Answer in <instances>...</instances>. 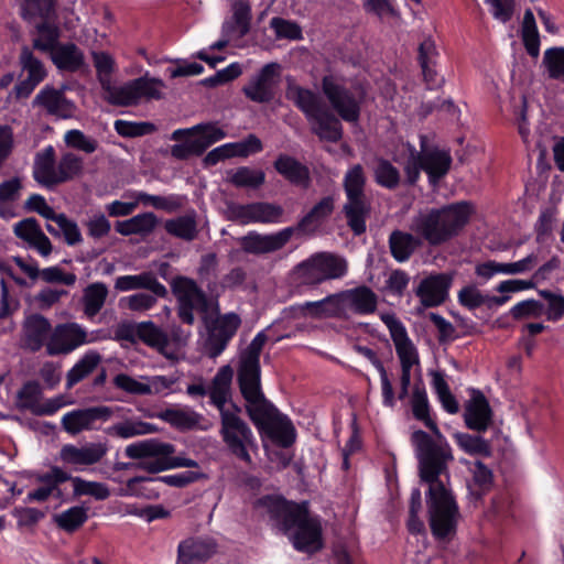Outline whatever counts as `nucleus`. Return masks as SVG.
<instances>
[{
  "label": "nucleus",
  "mask_w": 564,
  "mask_h": 564,
  "mask_svg": "<svg viewBox=\"0 0 564 564\" xmlns=\"http://www.w3.org/2000/svg\"><path fill=\"white\" fill-rule=\"evenodd\" d=\"M322 91L332 109L317 93L297 85L288 87L286 97L304 115L312 132L319 140L337 143L343 138L340 119L349 123L357 122L362 97H357L334 75L323 76Z\"/></svg>",
  "instance_id": "f257e3e1"
},
{
  "label": "nucleus",
  "mask_w": 564,
  "mask_h": 564,
  "mask_svg": "<svg viewBox=\"0 0 564 564\" xmlns=\"http://www.w3.org/2000/svg\"><path fill=\"white\" fill-rule=\"evenodd\" d=\"M378 294L368 285L361 284L351 289L328 294L314 302H305L290 306L293 316L326 317L349 319L351 315L368 316L377 312Z\"/></svg>",
  "instance_id": "f03ea898"
},
{
  "label": "nucleus",
  "mask_w": 564,
  "mask_h": 564,
  "mask_svg": "<svg viewBox=\"0 0 564 564\" xmlns=\"http://www.w3.org/2000/svg\"><path fill=\"white\" fill-rule=\"evenodd\" d=\"M473 207L467 202H457L419 212L412 217L410 230L417 234L430 247L442 246L457 237L469 221Z\"/></svg>",
  "instance_id": "7ed1b4c3"
},
{
  "label": "nucleus",
  "mask_w": 564,
  "mask_h": 564,
  "mask_svg": "<svg viewBox=\"0 0 564 564\" xmlns=\"http://www.w3.org/2000/svg\"><path fill=\"white\" fill-rule=\"evenodd\" d=\"M438 437L442 438V435ZM411 443L419 463L421 482L426 484L429 488L445 485L441 477L444 474L448 477V463L454 459L447 442H436L425 431L417 430L412 433Z\"/></svg>",
  "instance_id": "20e7f679"
},
{
  "label": "nucleus",
  "mask_w": 564,
  "mask_h": 564,
  "mask_svg": "<svg viewBox=\"0 0 564 564\" xmlns=\"http://www.w3.org/2000/svg\"><path fill=\"white\" fill-rule=\"evenodd\" d=\"M175 445L162 442L159 438H147L129 444L124 454L131 459L138 460L137 467L149 474L181 468L198 467V463L192 458L174 457Z\"/></svg>",
  "instance_id": "39448f33"
},
{
  "label": "nucleus",
  "mask_w": 564,
  "mask_h": 564,
  "mask_svg": "<svg viewBox=\"0 0 564 564\" xmlns=\"http://www.w3.org/2000/svg\"><path fill=\"white\" fill-rule=\"evenodd\" d=\"M429 525L436 541L448 542L457 533L459 507L452 490L445 485L429 488L425 494Z\"/></svg>",
  "instance_id": "423d86ee"
},
{
  "label": "nucleus",
  "mask_w": 564,
  "mask_h": 564,
  "mask_svg": "<svg viewBox=\"0 0 564 564\" xmlns=\"http://www.w3.org/2000/svg\"><path fill=\"white\" fill-rule=\"evenodd\" d=\"M366 176L361 164H355L345 174L343 187L346 203L343 205L347 226L354 236L359 237L367 230V219L371 214V203L365 194Z\"/></svg>",
  "instance_id": "0eeeda50"
},
{
  "label": "nucleus",
  "mask_w": 564,
  "mask_h": 564,
  "mask_svg": "<svg viewBox=\"0 0 564 564\" xmlns=\"http://www.w3.org/2000/svg\"><path fill=\"white\" fill-rule=\"evenodd\" d=\"M348 272L347 260L332 252H316L294 268L297 285L315 288L326 281L344 278Z\"/></svg>",
  "instance_id": "6e6552de"
},
{
  "label": "nucleus",
  "mask_w": 564,
  "mask_h": 564,
  "mask_svg": "<svg viewBox=\"0 0 564 564\" xmlns=\"http://www.w3.org/2000/svg\"><path fill=\"white\" fill-rule=\"evenodd\" d=\"M226 138V132L214 122H203L191 128L176 129L171 140L182 141L171 147V155L180 161L200 156L214 143Z\"/></svg>",
  "instance_id": "1a4fd4ad"
},
{
  "label": "nucleus",
  "mask_w": 564,
  "mask_h": 564,
  "mask_svg": "<svg viewBox=\"0 0 564 564\" xmlns=\"http://www.w3.org/2000/svg\"><path fill=\"white\" fill-rule=\"evenodd\" d=\"M219 435L231 456L248 466L252 465L251 453H257L259 446L251 427L243 419L225 413Z\"/></svg>",
  "instance_id": "9d476101"
},
{
  "label": "nucleus",
  "mask_w": 564,
  "mask_h": 564,
  "mask_svg": "<svg viewBox=\"0 0 564 564\" xmlns=\"http://www.w3.org/2000/svg\"><path fill=\"white\" fill-rule=\"evenodd\" d=\"M170 284L177 303V316L182 323L189 326L194 325L195 310L204 315L207 314L209 310L208 297L195 280L177 275L173 278Z\"/></svg>",
  "instance_id": "9b49d317"
},
{
  "label": "nucleus",
  "mask_w": 564,
  "mask_h": 564,
  "mask_svg": "<svg viewBox=\"0 0 564 564\" xmlns=\"http://www.w3.org/2000/svg\"><path fill=\"white\" fill-rule=\"evenodd\" d=\"M102 334L101 329L87 333L80 324L75 322L58 324L46 343V352L50 356L68 355L83 345L104 339Z\"/></svg>",
  "instance_id": "f8f14e48"
},
{
  "label": "nucleus",
  "mask_w": 564,
  "mask_h": 564,
  "mask_svg": "<svg viewBox=\"0 0 564 564\" xmlns=\"http://www.w3.org/2000/svg\"><path fill=\"white\" fill-rule=\"evenodd\" d=\"M323 529L318 517H312L306 503L290 523L289 538L293 547L303 553H315L323 547Z\"/></svg>",
  "instance_id": "ddd939ff"
},
{
  "label": "nucleus",
  "mask_w": 564,
  "mask_h": 564,
  "mask_svg": "<svg viewBox=\"0 0 564 564\" xmlns=\"http://www.w3.org/2000/svg\"><path fill=\"white\" fill-rule=\"evenodd\" d=\"M207 328V337L204 344L205 354L209 358H217L229 345L241 325V318L237 313L230 312L207 321L204 317Z\"/></svg>",
  "instance_id": "4468645a"
},
{
  "label": "nucleus",
  "mask_w": 564,
  "mask_h": 564,
  "mask_svg": "<svg viewBox=\"0 0 564 564\" xmlns=\"http://www.w3.org/2000/svg\"><path fill=\"white\" fill-rule=\"evenodd\" d=\"M228 219L241 225L279 224L282 221L284 209L281 205L269 202L249 204H228Z\"/></svg>",
  "instance_id": "2eb2a0df"
},
{
  "label": "nucleus",
  "mask_w": 564,
  "mask_h": 564,
  "mask_svg": "<svg viewBox=\"0 0 564 564\" xmlns=\"http://www.w3.org/2000/svg\"><path fill=\"white\" fill-rule=\"evenodd\" d=\"M280 70L281 65L279 63L265 64L243 87L245 96L258 104L271 102L275 98L279 87Z\"/></svg>",
  "instance_id": "dca6fc26"
},
{
  "label": "nucleus",
  "mask_w": 564,
  "mask_h": 564,
  "mask_svg": "<svg viewBox=\"0 0 564 564\" xmlns=\"http://www.w3.org/2000/svg\"><path fill=\"white\" fill-rule=\"evenodd\" d=\"M294 232V227H285L272 234H260L251 230L238 238V243L245 253L262 256L283 249Z\"/></svg>",
  "instance_id": "f3484780"
},
{
  "label": "nucleus",
  "mask_w": 564,
  "mask_h": 564,
  "mask_svg": "<svg viewBox=\"0 0 564 564\" xmlns=\"http://www.w3.org/2000/svg\"><path fill=\"white\" fill-rule=\"evenodd\" d=\"M380 319L389 329L401 368L412 369L420 360L417 349L410 339L405 326L394 313H382Z\"/></svg>",
  "instance_id": "a211bd4d"
},
{
  "label": "nucleus",
  "mask_w": 564,
  "mask_h": 564,
  "mask_svg": "<svg viewBox=\"0 0 564 564\" xmlns=\"http://www.w3.org/2000/svg\"><path fill=\"white\" fill-rule=\"evenodd\" d=\"M305 503L288 501L281 496L267 495L256 502L257 508L263 509L272 525L284 534L290 532V523Z\"/></svg>",
  "instance_id": "6ab92c4d"
},
{
  "label": "nucleus",
  "mask_w": 564,
  "mask_h": 564,
  "mask_svg": "<svg viewBox=\"0 0 564 564\" xmlns=\"http://www.w3.org/2000/svg\"><path fill=\"white\" fill-rule=\"evenodd\" d=\"M453 276L448 273H432L423 278L414 289V294L425 308L437 307L448 299Z\"/></svg>",
  "instance_id": "aec40b11"
},
{
  "label": "nucleus",
  "mask_w": 564,
  "mask_h": 564,
  "mask_svg": "<svg viewBox=\"0 0 564 564\" xmlns=\"http://www.w3.org/2000/svg\"><path fill=\"white\" fill-rule=\"evenodd\" d=\"M203 477H205L204 474L193 470H185L178 474L166 476H134L127 480L126 492L123 495L156 498L159 496L158 492L154 495H145L143 490L147 488L142 485L147 482H163L170 487L184 488Z\"/></svg>",
  "instance_id": "412c9836"
},
{
  "label": "nucleus",
  "mask_w": 564,
  "mask_h": 564,
  "mask_svg": "<svg viewBox=\"0 0 564 564\" xmlns=\"http://www.w3.org/2000/svg\"><path fill=\"white\" fill-rule=\"evenodd\" d=\"M112 414V409L107 405L77 409L63 416L62 425L67 433L76 435L82 431L96 429L97 422H106Z\"/></svg>",
  "instance_id": "4be33fe9"
},
{
  "label": "nucleus",
  "mask_w": 564,
  "mask_h": 564,
  "mask_svg": "<svg viewBox=\"0 0 564 564\" xmlns=\"http://www.w3.org/2000/svg\"><path fill=\"white\" fill-rule=\"evenodd\" d=\"M218 551L217 541L207 535L189 536L177 545L175 564H203Z\"/></svg>",
  "instance_id": "5701e85b"
},
{
  "label": "nucleus",
  "mask_w": 564,
  "mask_h": 564,
  "mask_svg": "<svg viewBox=\"0 0 564 564\" xmlns=\"http://www.w3.org/2000/svg\"><path fill=\"white\" fill-rule=\"evenodd\" d=\"M492 410L485 397L478 389H470V398L464 406V422L467 429L477 433L488 430L492 423Z\"/></svg>",
  "instance_id": "b1692460"
},
{
  "label": "nucleus",
  "mask_w": 564,
  "mask_h": 564,
  "mask_svg": "<svg viewBox=\"0 0 564 564\" xmlns=\"http://www.w3.org/2000/svg\"><path fill=\"white\" fill-rule=\"evenodd\" d=\"M419 155L422 160L423 171L427 174L429 183L436 186L451 170L453 160L449 152L437 147H426L425 137H421Z\"/></svg>",
  "instance_id": "393cba45"
},
{
  "label": "nucleus",
  "mask_w": 564,
  "mask_h": 564,
  "mask_svg": "<svg viewBox=\"0 0 564 564\" xmlns=\"http://www.w3.org/2000/svg\"><path fill=\"white\" fill-rule=\"evenodd\" d=\"M33 106L42 107L51 116L68 119L74 116L76 106L73 100L66 98L64 88L56 89L45 85L34 97Z\"/></svg>",
  "instance_id": "a878e982"
},
{
  "label": "nucleus",
  "mask_w": 564,
  "mask_h": 564,
  "mask_svg": "<svg viewBox=\"0 0 564 564\" xmlns=\"http://www.w3.org/2000/svg\"><path fill=\"white\" fill-rule=\"evenodd\" d=\"M273 169L288 183L301 189H308L312 184L310 167L295 156L280 153L273 162Z\"/></svg>",
  "instance_id": "bb28decb"
},
{
  "label": "nucleus",
  "mask_w": 564,
  "mask_h": 564,
  "mask_svg": "<svg viewBox=\"0 0 564 564\" xmlns=\"http://www.w3.org/2000/svg\"><path fill=\"white\" fill-rule=\"evenodd\" d=\"M108 446L106 443H87L85 446L77 447L73 444L63 445L59 451V459L65 465H94L101 460L107 454Z\"/></svg>",
  "instance_id": "cd10ccee"
},
{
  "label": "nucleus",
  "mask_w": 564,
  "mask_h": 564,
  "mask_svg": "<svg viewBox=\"0 0 564 564\" xmlns=\"http://www.w3.org/2000/svg\"><path fill=\"white\" fill-rule=\"evenodd\" d=\"M252 12L248 0H235L231 3V17L221 24L223 36L242 39L251 29Z\"/></svg>",
  "instance_id": "c85d7f7f"
},
{
  "label": "nucleus",
  "mask_w": 564,
  "mask_h": 564,
  "mask_svg": "<svg viewBox=\"0 0 564 564\" xmlns=\"http://www.w3.org/2000/svg\"><path fill=\"white\" fill-rule=\"evenodd\" d=\"M23 334L25 347L36 352L48 341L52 334V325L45 316L32 314L24 321Z\"/></svg>",
  "instance_id": "c756f323"
},
{
  "label": "nucleus",
  "mask_w": 564,
  "mask_h": 564,
  "mask_svg": "<svg viewBox=\"0 0 564 564\" xmlns=\"http://www.w3.org/2000/svg\"><path fill=\"white\" fill-rule=\"evenodd\" d=\"M115 289L119 292L132 290H148L155 296L164 299L167 296V289L163 285L151 271H145L135 275H121L115 281Z\"/></svg>",
  "instance_id": "7c9ffc66"
},
{
  "label": "nucleus",
  "mask_w": 564,
  "mask_h": 564,
  "mask_svg": "<svg viewBox=\"0 0 564 564\" xmlns=\"http://www.w3.org/2000/svg\"><path fill=\"white\" fill-rule=\"evenodd\" d=\"M389 249L392 258L397 262H406L413 253L424 246L417 234L394 229L388 239Z\"/></svg>",
  "instance_id": "2f4dec72"
},
{
  "label": "nucleus",
  "mask_w": 564,
  "mask_h": 564,
  "mask_svg": "<svg viewBox=\"0 0 564 564\" xmlns=\"http://www.w3.org/2000/svg\"><path fill=\"white\" fill-rule=\"evenodd\" d=\"M237 383L245 400L257 397L261 389V365L260 362L239 359L237 368Z\"/></svg>",
  "instance_id": "473e14b6"
},
{
  "label": "nucleus",
  "mask_w": 564,
  "mask_h": 564,
  "mask_svg": "<svg viewBox=\"0 0 564 564\" xmlns=\"http://www.w3.org/2000/svg\"><path fill=\"white\" fill-rule=\"evenodd\" d=\"M32 175L44 187L53 188L56 185L57 167L55 169V150L52 145L36 153Z\"/></svg>",
  "instance_id": "72a5a7b5"
},
{
  "label": "nucleus",
  "mask_w": 564,
  "mask_h": 564,
  "mask_svg": "<svg viewBox=\"0 0 564 564\" xmlns=\"http://www.w3.org/2000/svg\"><path fill=\"white\" fill-rule=\"evenodd\" d=\"M51 59L57 69L68 73H76L85 65V55L74 43H61L51 53Z\"/></svg>",
  "instance_id": "f704fd0d"
},
{
  "label": "nucleus",
  "mask_w": 564,
  "mask_h": 564,
  "mask_svg": "<svg viewBox=\"0 0 564 564\" xmlns=\"http://www.w3.org/2000/svg\"><path fill=\"white\" fill-rule=\"evenodd\" d=\"M245 401L246 412L258 431H261L263 426L269 424L280 414L273 403L264 397V393H260L259 395Z\"/></svg>",
  "instance_id": "c9c22d12"
},
{
  "label": "nucleus",
  "mask_w": 564,
  "mask_h": 564,
  "mask_svg": "<svg viewBox=\"0 0 564 564\" xmlns=\"http://www.w3.org/2000/svg\"><path fill=\"white\" fill-rule=\"evenodd\" d=\"M259 432L283 448L292 446L296 438L295 429L291 420L282 413Z\"/></svg>",
  "instance_id": "e433bc0d"
},
{
  "label": "nucleus",
  "mask_w": 564,
  "mask_h": 564,
  "mask_svg": "<svg viewBox=\"0 0 564 564\" xmlns=\"http://www.w3.org/2000/svg\"><path fill=\"white\" fill-rule=\"evenodd\" d=\"M138 200V204L144 206H152L155 209L164 210L166 213H174L180 210L183 205L185 197L178 194H170L167 196L152 195L142 191H132L124 194Z\"/></svg>",
  "instance_id": "4c0bfd02"
},
{
  "label": "nucleus",
  "mask_w": 564,
  "mask_h": 564,
  "mask_svg": "<svg viewBox=\"0 0 564 564\" xmlns=\"http://www.w3.org/2000/svg\"><path fill=\"white\" fill-rule=\"evenodd\" d=\"M355 349L357 350L358 354L367 358L371 362V365L378 370L381 381L382 403L384 406L393 408L395 405V398L392 383L388 377L387 370L382 361L378 358L377 352L367 346L357 345Z\"/></svg>",
  "instance_id": "58836bf2"
},
{
  "label": "nucleus",
  "mask_w": 564,
  "mask_h": 564,
  "mask_svg": "<svg viewBox=\"0 0 564 564\" xmlns=\"http://www.w3.org/2000/svg\"><path fill=\"white\" fill-rule=\"evenodd\" d=\"M473 482L468 485L469 496L475 501H481L494 486L492 470L481 460H476L473 468Z\"/></svg>",
  "instance_id": "ea45409f"
},
{
  "label": "nucleus",
  "mask_w": 564,
  "mask_h": 564,
  "mask_svg": "<svg viewBox=\"0 0 564 564\" xmlns=\"http://www.w3.org/2000/svg\"><path fill=\"white\" fill-rule=\"evenodd\" d=\"M159 417L180 431H191L198 427L203 415L192 409H165Z\"/></svg>",
  "instance_id": "a19ab883"
},
{
  "label": "nucleus",
  "mask_w": 564,
  "mask_h": 564,
  "mask_svg": "<svg viewBox=\"0 0 564 564\" xmlns=\"http://www.w3.org/2000/svg\"><path fill=\"white\" fill-rule=\"evenodd\" d=\"M438 55L435 43L432 39H425L419 46V63L422 68L424 80L430 89L437 86V73L435 69V58Z\"/></svg>",
  "instance_id": "79ce46f5"
},
{
  "label": "nucleus",
  "mask_w": 564,
  "mask_h": 564,
  "mask_svg": "<svg viewBox=\"0 0 564 564\" xmlns=\"http://www.w3.org/2000/svg\"><path fill=\"white\" fill-rule=\"evenodd\" d=\"M411 408L413 416L424 423V425L435 435L441 436L436 422L430 415V403L425 388L416 384L412 392Z\"/></svg>",
  "instance_id": "37998d69"
},
{
  "label": "nucleus",
  "mask_w": 564,
  "mask_h": 564,
  "mask_svg": "<svg viewBox=\"0 0 564 564\" xmlns=\"http://www.w3.org/2000/svg\"><path fill=\"white\" fill-rule=\"evenodd\" d=\"M101 361V356L96 350L86 351L83 357L67 371L66 388L70 389L88 377Z\"/></svg>",
  "instance_id": "c03bdc74"
},
{
  "label": "nucleus",
  "mask_w": 564,
  "mask_h": 564,
  "mask_svg": "<svg viewBox=\"0 0 564 564\" xmlns=\"http://www.w3.org/2000/svg\"><path fill=\"white\" fill-rule=\"evenodd\" d=\"M137 337L161 354H165L169 346V335L151 321L137 324Z\"/></svg>",
  "instance_id": "a18cd8bd"
},
{
  "label": "nucleus",
  "mask_w": 564,
  "mask_h": 564,
  "mask_svg": "<svg viewBox=\"0 0 564 564\" xmlns=\"http://www.w3.org/2000/svg\"><path fill=\"white\" fill-rule=\"evenodd\" d=\"M35 30L39 34L33 40V47L35 50L52 53L61 44L58 43L61 30L56 23L50 21V18L42 19L40 23H36Z\"/></svg>",
  "instance_id": "49530a36"
},
{
  "label": "nucleus",
  "mask_w": 564,
  "mask_h": 564,
  "mask_svg": "<svg viewBox=\"0 0 564 564\" xmlns=\"http://www.w3.org/2000/svg\"><path fill=\"white\" fill-rule=\"evenodd\" d=\"M164 228L169 235L185 241H193L198 234L195 213L167 219Z\"/></svg>",
  "instance_id": "de8ad7c7"
},
{
  "label": "nucleus",
  "mask_w": 564,
  "mask_h": 564,
  "mask_svg": "<svg viewBox=\"0 0 564 564\" xmlns=\"http://www.w3.org/2000/svg\"><path fill=\"white\" fill-rule=\"evenodd\" d=\"M227 181L238 188L257 189L264 184L265 174L262 170L239 166L227 172Z\"/></svg>",
  "instance_id": "09e8293b"
},
{
  "label": "nucleus",
  "mask_w": 564,
  "mask_h": 564,
  "mask_svg": "<svg viewBox=\"0 0 564 564\" xmlns=\"http://www.w3.org/2000/svg\"><path fill=\"white\" fill-rule=\"evenodd\" d=\"M453 437L457 446L468 455L490 457L492 455L491 443L480 435L456 432Z\"/></svg>",
  "instance_id": "8fccbe9b"
},
{
  "label": "nucleus",
  "mask_w": 564,
  "mask_h": 564,
  "mask_svg": "<svg viewBox=\"0 0 564 564\" xmlns=\"http://www.w3.org/2000/svg\"><path fill=\"white\" fill-rule=\"evenodd\" d=\"M334 208L335 203L333 196L323 197L299 220L294 227L295 231H305L311 225L321 224L333 214Z\"/></svg>",
  "instance_id": "3c124183"
},
{
  "label": "nucleus",
  "mask_w": 564,
  "mask_h": 564,
  "mask_svg": "<svg viewBox=\"0 0 564 564\" xmlns=\"http://www.w3.org/2000/svg\"><path fill=\"white\" fill-rule=\"evenodd\" d=\"M108 296V288L104 282L89 284L83 294L84 313L88 317L97 315Z\"/></svg>",
  "instance_id": "603ef678"
},
{
  "label": "nucleus",
  "mask_w": 564,
  "mask_h": 564,
  "mask_svg": "<svg viewBox=\"0 0 564 564\" xmlns=\"http://www.w3.org/2000/svg\"><path fill=\"white\" fill-rule=\"evenodd\" d=\"M88 509L83 506H74L67 510L54 514L55 524L67 533L77 531L88 520Z\"/></svg>",
  "instance_id": "864d4df0"
},
{
  "label": "nucleus",
  "mask_w": 564,
  "mask_h": 564,
  "mask_svg": "<svg viewBox=\"0 0 564 564\" xmlns=\"http://www.w3.org/2000/svg\"><path fill=\"white\" fill-rule=\"evenodd\" d=\"M42 395L41 384L36 380L26 381L17 393V408L21 411L29 410L35 415Z\"/></svg>",
  "instance_id": "5fc2aeb1"
},
{
  "label": "nucleus",
  "mask_w": 564,
  "mask_h": 564,
  "mask_svg": "<svg viewBox=\"0 0 564 564\" xmlns=\"http://www.w3.org/2000/svg\"><path fill=\"white\" fill-rule=\"evenodd\" d=\"M106 432L109 435L127 440L138 435L154 433L156 427L152 423L143 421H124L109 426Z\"/></svg>",
  "instance_id": "6e6d98bb"
},
{
  "label": "nucleus",
  "mask_w": 564,
  "mask_h": 564,
  "mask_svg": "<svg viewBox=\"0 0 564 564\" xmlns=\"http://www.w3.org/2000/svg\"><path fill=\"white\" fill-rule=\"evenodd\" d=\"M541 66L545 68L547 78L564 83V47L552 46L545 50Z\"/></svg>",
  "instance_id": "4d7b16f0"
},
{
  "label": "nucleus",
  "mask_w": 564,
  "mask_h": 564,
  "mask_svg": "<svg viewBox=\"0 0 564 564\" xmlns=\"http://www.w3.org/2000/svg\"><path fill=\"white\" fill-rule=\"evenodd\" d=\"M84 161L73 152L64 153L57 163L56 185L68 182L82 174Z\"/></svg>",
  "instance_id": "13d9d810"
},
{
  "label": "nucleus",
  "mask_w": 564,
  "mask_h": 564,
  "mask_svg": "<svg viewBox=\"0 0 564 564\" xmlns=\"http://www.w3.org/2000/svg\"><path fill=\"white\" fill-rule=\"evenodd\" d=\"M70 481L73 484V495L75 497L90 496L100 501L110 497L109 487L104 482L89 481L80 477L73 476Z\"/></svg>",
  "instance_id": "bf43d9fd"
},
{
  "label": "nucleus",
  "mask_w": 564,
  "mask_h": 564,
  "mask_svg": "<svg viewBox=\"0 0 564 564\" xmlns=\"http://www.w3.org/2000/svg\"><path fill=\"white\" fill-rule=\"evenodd\" d=\"M32 476L36 482L42 484L45 488H50V492L56 498L62 496L59 485L72 480V475L58 466H52L47 473H33Z\"/></svg>",
  "instance_id": "052dcab7"
},
{
  "label": "nucleus",
  "mask_w": 564,
  "mask_h": 564,
  "mask_svg": "<svg viewBox=\"0 0 564 564\" xmlns=\"http://www.w3.org/2000/svg\"><path fill=\"white\" fill-rule=\"evenodd\" d=\"M108 101L115 106L128 107L135 106L139 104V97L137 86H134V79L118 87H107Z\"/></svg>",
  "instance_id": "680f3d73"
},
{
  "label": "nucleus",
  "mask_w": 564,
  "mask_h": 564,
  "mask_svg": "<svg viewBox=\"0 0 564 564\" xmlns=\"http://www.w3.org/2000/svg\"><path fill=\"white\" fill-rule=\"evenodd\" d=\"M375 181L381 187L394 189L400 184V172L389 160L381 158L375 167Z\"/></svg>",
  "instance_id": "e2e57ef3"
},
{
  "label": "nucleus",
  "mask_w": 564,
  "mask_h": 564,
  "mask_svg": "<svg viewBox=\"0 0 564 564\" xmlns=\"http://www.w3.org/2000/svg\"><path fill=\"white\" fill-rule=\"evenodd\" d=\"M19 62L22 70L28 73V78L40 83L45 79L47 73L44 64L33 54V52L28 46H23L21 48Z\"/></svg>",
  "instance_id": "0e129e2a"
},
{
  "label": "nucleus",
  "mask_w": 564,
  "mask_h": 564,
  "mask_svg": "<svg viewBox=\"0 0 564 564\" xmlns=\"http://www.w3.org/2000/svg\"><path fill=\"white\" fill-rule=\"evenodd\" d=\"M55 0H23L21 17L28 22L34 18L48 19L54 13Z\"/></svg>",
  "instance_id": "69168bd1"
},
{
  "label": "nucleus",
  "mask_w": 564,
  "mask_h": 564,
  "mask_svg": "<svg viewBox=\"0 0 564 564\" xmlns=\"http://www.w3.org/2000/svg\"><path fill=\"white\" fill-rule=\"evenodd\" d=\"M230 158H248L263 150V143L258 135L249 133L237 142L226 143Z\"/></svg>",
  "instance_id": "338daca9"
},
{
  "label": "nucleus",
  "mask_w": 564,
  "mask_h": 564,
  "mask_svg": "<svg viewBox=\"0 0 564 564\" xmlns=\"http://www.w3.org/2000/svg\"><path fill=\"white\" fill-rule=\"evenodd\" d=\"M116 132L123 138H137L151 134L155 131V126L152 122H135L118 119L115 121Z\"/></svg>",
  "instance_id": "774afa93"
}]
</instances>
